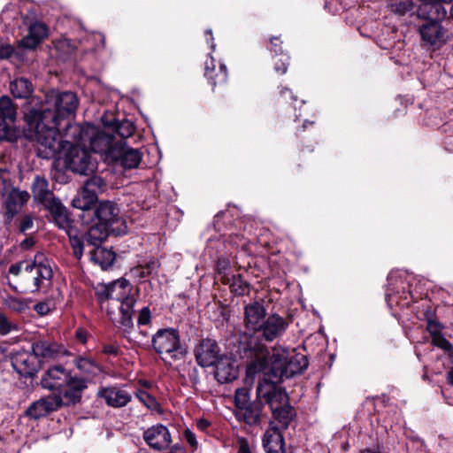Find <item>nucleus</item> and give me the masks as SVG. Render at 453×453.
<instances>
[{"mask_svg": "<svg viewBox=\"0 0 453 453\" xmlns=\"http://www.w3.org/2000/svg\"><path fill=\"white\" fill-rule=\"evenodd\" d=\"M79 100L71 91L51 90L39 109L32 107L24 115V136L36 142L37 155L45 159L52 158L60 147L58 126L61 119L73 114Z\"/></svg>", "mask_w": 453, "mask_h": 453, "instance_id": "obj_1", "label": "nucleus"}, {"mask_svg": "<svg viewBox=\"0 0 453 453\" xmlns=\"http://www.w3.org/2000/svg\"><path fill=\"white\" fill-rule=\"evenodd\" d=\"M240 357L247 361V372L250 375L263 373L261 381L276 384L284 378H291L303 372L308 366L306 357L300 353L289 354L281 346H274L270 351L266 345L256 335H243L240 342Z\"/></svg>", "mask_w": 453, "mask_h": 453, "instance_id": "obj_2", "label": "nucleus"}, {"mask_svg": "<svg viewBox=\"0 0 453 453\" xmlns=\"http://www.w3.org/2000/svg\"><path fill=\"white\" fill-rule=\"evenodd\" d=\"M257 395L259 399L264 400L270 406L273 417L284 427H287L295 412L288 403V399L286 392L273 385V383L259 381L257 387Z\"/></svg>", "mask_w": 453, "mask_h": 453, "instance_id": "obj_3", "label": "nucleus"}, {"mask_svg": "<svg viewBox=\"0 0 453 453\" xmlns=\"http://www.w3.org/2000/svg\"><path fill=\"white\" fill-rule=\"evenodd\" d=\"M60 147L56 152L55 157L58 153H63L62 158L65 166L73 173L86 174L96 169V162L91 158L90 153L84 147L72 144L69 142L63 141L58 134Z\"/></svg>", "mask_w": 453, "mask_h": 453, "instance_id": "obj_4", "label": "nucleus"}, {"mask_svg": "<svg viewBox=\"0 0 453 453\" xmlns=\"http://www.w3.org/2000/svg\"><path fill=\"white\" fill-rule=\"evenodd\" d=\"M53 271L43 253H37L25 268V281L31 293H37L51 285Z\"/></svg>", "mask_w": 453, "mask_h": 453, "instance_id": "obj_5", "label": "nucleus"}, {"mask_svg": "<svg viewBox=\"0 0 453 453\" xmlns=\"http://www.w3.org/2000/svg\"><path fill=\"white\" fill-rule=\"evenodd\" d=\"M152 346L157 354L173 360L180 359L185 355L179 332L173 328L158 330L152 337Z\"/></svg>", "mask_w": 453, "mask_h": 453, "instance_id": "obj_6", "label": "nucleus"}, {"mask_svg": "<svg viewBox=\"0 0 453 453\" xmlns=\"http://www.w3.org/2000/svg\"><path fill=\"white\" fill-rule=\"evenodd\" d=\"M17 118V106L8 96L0 97V140L16 141L20 131L11 126Z\"/></svg>", "mask_w": 453, "mask_h": 453, "instance_id": "obj_7", "label": "nucleus"}, {"mask_svg": "<svg viewBox=\"0 0 453 453\" xmlns=\"http://www.w3.org/2000/svg\"><path fill=\"white\" fill-rule=\"evenodd\" d=\"M423 45L431 50L441 49L449 41L447 29L441 22H425L418 27Z\"/></svg>", "mask_w": 453, "mask_h": 453, "instance_id": "obj_8", "label": "nucleus"}, {"mask_svg": "<svg viewBox=\"0 0 453 453\" xmlns=\"http://www.w3.org/2000/svg\"><path fill=\"white\" fill-rule=\"evenodd\" d=\"M30 195L12 186H5L2 193V209L7 219L12 220L28 202Z\"/></svg>", "mask_w": 453, "mask_h": 453, "instance_id": "obj_9", "label": "nucleus"}, {"mask_svg": "<svg viewBox=\"0 0 453 453\" xmlns=\"http://www.w3.org/2000/svg\"><path fill=\"white\" fill-rule=\"evenodd\" d=\"M95 215L99 223L111 228V233L122 234L126 232L125 222L119 217L118 206L109 201L102 202L96 207Z\"/></svg>", "mask_w": 453, "mask_h": 453, "instance_id": "obj_10", "label": "nucleus"}, {"mask_svg": "<svg viewBox=\"0 0 453 453\" xmlns=\"http://www.w3.org/2000/svg\"><path fill=\"white\" fill-rule=\"evenodd\" d=\"M289 320L277 313H271L261 325L257 333L266 342L280 339L289 326Z\"/></svg>", "mask_w": 453, "mask_h": 453, "instance_id": "obj_11", "label": "nucleus"}, {"mask_svg": "<svg viewBox=\"0 0 453 453\" xmlns=\"http://www.w3.org/2000/svg\"><path fill=\"white\" fill-rule=\"evenodd\" d=\"M453 0H420L421 4L417 9V15L426 22H442L447 15L443 4H449Z\"/></svg>", "mask_w": 453, "mask_h": 453, "instance_id": "obj_12", "label": "nucleus"}, {"mask_svg": "<svg viewBox=\"0 0 453 453\" xmlns=\"http://www.w3.org/2000/svg\"><path fill=\"white\" fill-rule=\"evenodd\" d=\"M142 160V155L136 149L127 146L123 140L119 141L117 147L111 150L112 163L119 164L124 169L136 168Z\"/></svg>", "mask_w": 453, "mask_h": 453, "instance_id": "obj_13", "label": "nucleus"}, {"mask_svg": "<svg viewBox=\"0 0 453 453\" xmlns=\"http://www.w3.org/2000/svg\"><path fill=\"white\" fill-rule=\"evenodd\" d=\"M142 438L150 448L157 451L165 449L172 442L168 428L162 424L153 425L144 430Z\"/></svg>", "mask_w": 453, "mask_h": 453, "instance_id": "obj_14", "label": "nucleus"}, {"mask_svg": "<svg viewBox=\"0 0 453 453\" xmlns=\"http://www.w3.org/2000/svg\"><path fill=\"white\" fill-rule=\"evenodd\" d=\"M197 364L202 367H210L219 360V348L212 339L201 340L194 349Z\"/></svg>", "mask_w": 453, "mask_h": 453, "instance_id": "obj_15", "label": "nucleus"}, {"mask_svg": "<svg viewBox=\"0 0 453 453\" xmlns=\"http://www.w3.org/2000/svg\"><path fill=\"white\" fill-rule=\"evenodd\" d=\"M13 369L24 377L34 376L40 369V361L36 356L27 350L16 352L12 357Z\"/></svg>", "mask_w": 453, "mask_h": 453, "instance_id": "obj_16", "label": "nucleus"}, {"mask_svg": "<svg viewBox=\"0 0 453 453\" xmlns=\"http://www.w3.org/2000/svg\"><path fill=\"white\" fill-rule=\"evenodd\" d=\"M91 150L101 154L104 161L110 163L111 159V150L117 147L119 141H114L111 134L93 129L89 138Z\"/></svg>", "mask_w": 453, "mask_h": 453, "instance_id": "obj_17", "label": "nucleus"}, {"mask_svg": "<svg viewBox=\"0 0 453 453\" xmlns=\"http://www.w3.org/2000/svg\"><path fill=\"white\" fill-rule=\"evenodd\" d=\"M97 396L102 398L105 403L112 408H122L127 405L132 400V395L125 388L118 385L101 388Z\"/></svg>", "mask_w": 453, "mask_h": 453, "instance_id": "obj_18", "label": "nucleus"}, {"mask_svg": "<svg viewBox=\"0 0 453 453\" xmlns=\"http://www.w3.org/2000/svg\"><path fill=\"white\" fill-rule=\"evenodd\" d=\"M266 318L263 301H253L244 306L243 324L246 329L257 332Z\"/></svg>", "mask_w": 453, "mask_h": 453, "instance_id": "obj_19", "label": "nucleus"}, {"mask_svg": "<svg viewBox=\"0 0 453 453\" xmlns=\"http://www.w3.org/2000/svg\"><path fill=\"white\" fill-rule=\"evenodd\" d=\"M63 404L58 395H49L34 402L26 411V415L32 419H39L58 410Z\"/></svg>", "mask_w": 453, "mask_h": 453, "instance_id": "obj_20", "label": "nucleus"}, {"mask_svg": "<svg viewBox=\"0 0 453 453\" xmlns=\"http://www.w3.org/2000/svg\"><path fill=\"white\" fill-rule=\"evenodd\" d=\"M71 373L62 365L50 367L41 379L42 388L62 391Z\"/></svg>", "mask_w": 453, "mask_h": 453, "instance_id": "obj_21", "label": "nucleus"}, {"mask_svg": "<svg viewBox=\"0 0 453 453\" xmlns=\"http://www.w3.org/2000/svg\"><path fill=\"white\" fill-rule=\"evenodd\" d=\"M32 351L36 356L37 359L39 357L55 359L66 353V350L62 345L45 339L34 342L32 343Z\"/></svg>", "mask_w": 453, "mask_h": 453, "instance_id": "obj_22", "label": "nucleus"}, {"mask_svg": "<svg viewBox=\"0 0 453 453\" xmlns=\"http://www.w3.org/2000/svg\"><path fill=\"white\" fill-rule=\"evenodd\" d=\"M87 388V379L70 375L61 392L67 403H75L81 401L82 393Z\"/></svg>", "mask_w": 453, "mask_h": 453, "instance_id": "obj_23", "label": "nucleus"}, {"mask_svg": "<svg viewBox=\"0 0 453 453\" xmlns=\"http://www.w3.org/2000/svg\"><path fill=\"white\" fill-rule=\"evenodd\" d=\"M31 192L35 201L42 203L46 208L51 203V200H58L54 197L49 188V182L43 176L36 175L31 184Z\"/></svg>", "mask_w": 453, "mask_h": 453, "instance_id": "obj_24", "label": "nucleus"}, {"mask_svg": "<svg viewBox=\"0 0 453 453\" xmlns=\"http://www.w3.org/2000/svg\"><path fill=\"white\" fill-rule=\"evenodd\" d=\"M49 28L42 22H34L28 27V34L21 40V44L26 49L36 48L42 41L48 36Z\"/></svg>", "mask_w": 453, "mask_h": 453, "instance_id": "obj_25", "label": "nucleus"}, {"mask_svg": "<svg viewBox=\"0 0 453 453\" xmlns=\"http://www.w3.org/2000/svg\"><path fill=\"white\" fill-rule=\"evenodd\" d=\"M262 442L266 453H284V439L276 427H269L265 430Z\"/></svg>", "mask_w": 453, "mask_h": 453, "instance_id": "obj_26", "label": "nucleus"}, {"mask_svg": "<svg viewBox=\"0 0 453 453\" xmlns=\"http://www.w3.org/2000/svg\"><path fill=\"white\" fill-rule=\"evenodd\" d=\"M74 365L84 375V379L90 380L102 372V365L93 357L79 356L74 359Z\"/></svg>", "mask_w": 453, "mask_h": 453, "instance_id": "obj_27", "label": "nucleus"}, {"mask_svg": "<svg viewBox=\"0 0 453 453\" xmlns=\"http://www.w3.org/2000/svg\"><path fill=\"white\" fill-rule=\"evenodd\" d=\"M45 209L50 212L54 222L59 228L67 233L71 231L72 221L68 216L66 208L62 204L59 199L51 200V203Z\"/></svg>", "mask_w": 453, "mask_h": 453, "instance_id": "obj_28", "label": "nucleus"}, {"mask_svg": "<svg viewBox=\"0 0 453 453\" xmlns=\"http://www.w3.org/2000/svg\"><path fill=\"white\" fill-rule=\"evenodd\" d=\"M128 282L126 280H118L111 283L110 303H107L106 310L110 316L114 314L113 306H119V303L126 298L127 295ZM111 319H114L111 317Z\"/></svg>", "mask_w": 453, "mask_h": 453, "instance_id": "obj_29", "label": "nucleus"}, {"mask_svg": "<svg viewBox=\"0 0 453 453\" xmlns=\"http://www.w3.org/2000/svg\"><path fill=\"white\" fill-rule=\"evenodd\" d=\"M216 366L215 378L220 383H227L238 376L237 366L228 358H221L214 365Z\"/></svg>", "mask_w": 453, "mask_h": 453, "instance_id": "obj_30", "label": "nucleus"}, {"mask_svg": "<svg viewBox=\"0 0 453 453\" xmlns=\"http://www.w3.org/2000/svg\"><path fill=\"white\" fill-rule=\"evenodd\" d=\"M262 411V403L260 402H252L242 407H239L235 411V417L239 420L250 426L258 424Z\"/></svg>", "mask_w": 453, "mask_h": 453, "instance_id": "obj_31", "label": "nucleus"}, {"mask_svg": "<svg viewBox=\"0 0 453 453\" xmlns=\"http://www.w3.org/2000/svg\"><path fill=\"white\" fill-rule=\"evenodd\" d=\"M135 300L131 296H127L119 303V306H113V311L118 309L120 313V317L118 323L124 327L129 328L133 326V307Z\"/></svg>", "mask_w": 453, "mask_h": 453, "instance_id": "obj_32", "label": "nucleus"}, {"mask_svg": "<svg viewBox=\"0 0 453 453\" xmlns=\"http://www.w3.org/2000/svg\"><path fill=\"white\" fill-rule=\"evenodd\" d=\"M10 91L15 98L27 99L34 91V86L27 78H16L10 82Z\"/></svg>", "mask_w": 453, "mask_h": 453, "instance_id": "obj_33", "label": "nucleus"}, {"mask_svg": "<svg viewBox=\"0 0 453 453\" xmlns=\"http://www.w3.org/2000/svg\"><path fill=\"white\" fill-rule=\"evenodd\" d=\"M110 233H111V228L97 222L89 227L85 239L89 244L96 247L104 241Z\"/></svg>", "mask_w": 453, "mask_h": 453, "instance_id": "obj_34", "label": "nucleus"}, {"mask_svg": "<svg viewBox=\"0 0 453 453\" xmlns=\"http://www.w3.org/2000/svg\"><path fill=\"white\" fill-rule=\"evenodd\" d=\"M90 257L91 260L99 265L104 270L111 266L115 260V253L113 251L99 246H96Z\"/></svg>", "mask_w": 453, "mask_h": 453, "instance_id": "obj_35", "label": "nucleus"}, {"mask_svg": "<svg viewBox=\"0 0 453 453\" xmlns=\"http://www.w3.org/2000/svg\"><path fill=\"white\" fill-rule=\"evenodd\" d=\"M97 196L95 192H88L83 186L82 190L73 199L72 205L82 211H88L96 202Z\"/></svg>", "mask_w": 453, "mask_h": 453, "instance_id": "obj_36", "label": "nucleus"}, {"mask_svg": "<svg viewBox=\"0 0 453 453\" xmlns=\"http://www.w3.org/2000/svg\"><path fill=\"white\" fill-rule=\"evenodd\" d=\"M215 60L213 58H211L210 63H206L205 67V75L211 81L212 86H216L218 83L222 84L226 81L227 79V72L226 67L224 64L219 65V72L214 74L215 72Z\"/></svg>", "mask_w": 453, "mask_h": 453, "instance_id": "obj_37", "label": "nucleus"}, {"mask_svg": "<svg viewBox=\"0 0 453 453\" xmlns=\"http://www.w3.org/2000/svg\"><path fill=\"white\" fill-rule=\"evenodd\" d=\"M4 303L11 311L16 313H23L29 309L31 299L20 298L13 296H7L4 299Z\"/></svg>", "mask_w": 453, "mask_h": 453, "instance_id": "obj_38", "label": "nucleus"}, {"mask_svg": "<svg viewBox=\"0 0 453 453\" xmlns=\"http://www.w3.org/2000/svg\"><path fill=\"white\" fill-rule=\"evenodd\" d=\"M159 264L156 259H151L145 265H141L130 270V274L138 279H143L156 273Z\"/></svg>", "mask_w": 453, "mask_h": 453, "instance_id": "obj_39", "label": "nucleus"}, {"mask_svg": "<svg viewBox=\"0 0 453 453\" xmlns=\"http://www.w3.org/2000/svg\"><path fill=\"white\" fill-rule=\"evenodd\" d=\"M388 7L392 12L403 16L413 12L414 4L412 0H388Z\"/></svg>", "mask_w": 453, "mask_h": 453, "instance_id": "obj_40", "label": "nucleus"}, {"mask_svg": "<svg viewBox=\"0 0 453 453\" xmlns=\"http://www.w3.org/2000/svg\"><path fill=\"white\" fill-rule=\"evenodd\" d=\"M109 127H112V130L123 139L131 136L134 132V127L129 120L116 122Z\"/></svg>", "mask_w": 453, "mask_h": 453, "instance_id": "obj_41", "label": "nucleus"}, {"mask_svg": "<svg viewBox=\"0 0 453 453\" xmlns=\"http://www.w3.org/2000/svg\"><path fill=\"white\" fill-rule=\"evenodd\" d=\"M136 398L143 403L150 411H157L159 409V403L157 399L143 390H137L135 392Z\"/></svg>", "mask_w": 453, "mask_h": 453, "instance_id": "obj_42", "label": "nucleus"}, {"mask_svg": "<svg viewBox=\"0 0 453 453\" xmlns=\"http://www.w3.org/2000/svg\"><path fill=\"white\" fill-rule=\"evenodd\" d=\"M84 187L87 188L88 192H95L98 195L104 190L105 182L103 178L95 175L86 180Z\"/></svg>", "mask_w": 453, "mask_h": 453, "instance_id": "obj_43", "label": "nucleus"}, {"mask_svg": "<svg viewBox=\"0 0 453 453\" xmlns=\"http://www.w3.org/2000/svg\"><path fill=\"white\" fill-rule=\"evenodd\" d=\"M19 325L12 321L5 314L0 312V334L7 335L12 332H18Z\"/></svg>", "mask_w": 453, "mask_h": 453, "instance_id": "obj_44", "label": "nucleus"}, {"mask_svg": "<svg viewBox=\"0 0 453 453\" xmlns=\"http://www.w3.org/2000/svg\"><path fill=\"white\" fill-rule=\"evenodd\" d=\"M230 288L235 295L242 296L248 291L249 285L241 276H234Z\"/></svg>", "mask_w": 453, "mask_h": 453, "instance_id": "obj_45", "label": "nucleus"}, {"mask_svg": "<svg viewBox=\"0 0 453 453\" xmlns=\"http://www.w3.org/2000/svg\"><path fill=\"white\" fill-rule=\"evenodd\" d=\"M234 403L236 409L251 403L249 390L245 388H238L235 391Z\"/></svg>", "mask_w": 453, "mask_h": 453, "instance_id": "obj_46", "label": "nucleus"}, {"mask_svg": "<svg viewBox=\"0 0 453 453\" xmlns=\"http://www.w3.org/2000/svg\"><path fill=\"white\" fill-rule=\"evenodd\" d=\"M110 284H99L96 288V296L101 304L107 302L110 303Z\"/></svg>", "mask_w": 453, "mask_h": 453, "instance_id": "obj_47", "label": "nucleus"}, {"mask_svg": "<svg viewBox=\"0 0 453 453\" xmlns=\"http://www.w3.org/2000/svg\"><path fill=\"white\" fill-rule=\"evenodd\" d=\"M70 239V243L76 258L80 259L83 254V241L77 235H72L71 231L67 233Z\"/></svg>", "mask_w": 453, "mask_h": 453, "instance_id": "obj_48", "label": "nucleus"}, {"mask_svg": "<svg viewBox=\"0 0 453 453\" xmlns=\"http://www.w3.org/2000/svg\"><path fill=\"white\" fill-rule=\"evenodd\" d=\"M431 338L433 345L447 351L448 354L453 350V345L448 340L445 339L442 334L439 335H434V337Z\"/></svg>", "mask_w": 453, "mask_h": 453, "instance_id": "obj_49", "label": "nucleus"}, {"mask_svg": "<svg viewBox=\"0 0 453 453\" xmlns=\"http://www.w3.org/2000/svg\"><path fill=\"white\" fill-rule=\"evenodd\" d=\"M289 57L282 55L280 58L274 62V69L280 74L286 73L288 70Z\"/></svg>", "mask_w": 453, "mask_h": 453, "instance_id": "obj_50", "label": "nucleus"}, {"mask_svg": "<svg viewBox=\"0 0 453 453\" xmlns=\"http://www.w3.org/2000/svg\"><path fill=\"white\" fill-rule=\"evenodd\" d=\"M34 226L33 218L30 215H24L19 219V229L20 232L25 233L30 230Z\"/></svg>", "mask_w": 453, "mask_h": 453, "instance_id": "obj_51", "label": "nucleus"}, {"mask_svg": "<svg viewBox=\"0 0 453 453\" xmlns=\"http://www.w3.org/2000/svg\"><path fill=\"white\" fill-rule=\"evenodd\" d=\"M442 328L443 326L441 324L435 320H428L427 322L426 329L429 332L431 337L441 334Z\"/></svg>", "mask_w": 453, "mask_h": 453, "instance_id": "obj_52", "label": "nucleus"}, {"mask_svg": "<svg viewBox=\"0 0 453 453\" xmlns=\"http://www.w3.org/2000/svg\"><path fill=\"white\" fill-rule=\"evenodd\" d=\"M30 262V260L21 261L19 263H16L12 265L9 267V273L14 276L19 275L22 271L25 272L26 265Z\"/></svg>", "mask_w": 453, "mask_h": 453, "instance_id": "obj_53", "label": "nucleus"}, {"mask_svg": "<svg viewBox=\"0 0 453 453\" xmlns=\"http://www.w3.org/2000/svg\"><path fill=\"white\" fill-rule=\"evenodd\" d=\"M236 444L238 448L237 453H253L247 439L239 437Z\"/></svg>", "mask_w": 453, "mask_h": 453, "instance_id": "obj_54", "label": "nucleus"}, {"mask_svg": "<svg viewBox=\"0 0 453 453\" xmlns=\"http://www.w3.org/2000/svg\"><path fill=\"white\" fill-rule=\"evenodd\" d=\"M150 321V311L148 307H144L139 313L138 323L140 325H147Z\"/></svg>", "mask_w": 453, "mask_h": 453, "instance_id": "obj_55", "label": "nucleus"}, {"mask_svg": "<svg viewBox=\"0 0 453 453\" xmlns=\"http://www.w3.org/2000/svg\"><path fill=\"white\" fill-rule=\"evenodd\" d=\"M12 50V47L10 44L0 42V60L9 58Z\"/></svg>", "mask_w": 453, "mask_h": 453, "instance_id": "obj_56", "label": "nucleus"}, {"mask_svg": "<svg viewBox=\"0 0 453 453\" xmlns=\"http://www.w3.org/2000/svg\"><path fill=\"white\" fill-rule=\"evenodd\" d=\"M184 438L185 440L187 441V442L193 448V449H196L197 448V441H196V435L195 434L187 429L185 432H184Z\"/></svg>", "mask_w": 453, "mask_h": 453, "instance_id": "obj_57", "label": "nucleus"}, {"mask_svg": "<svg viewBox=\"0 0 453 453\" xmlns=\"http://www.w3.org/2000/svg\"><path fill=\"white\" fill-rule=\"evenodd\" d=\"M104 353L108 355H118L119 348L115 344H106L103 349Z\"/></svg>", "mask_w": 453, "mask_h": 453, "instance_id": "obj_58", "label": "nucleus"}, {"mask_svg": "<svg viewBox=\"0 0 453 453\" xmlns=\"http://www.w3.org/2000/svg\"><path fill=\"white\" fill-rule=\"evenodd\" d=\"M35 311L40 315H45L49 312L50 308L45 303H39L35 306Z\"/></svg>", "mask_w": 453, "mask_h": 453, "instance_id": "obj_59", "label": "nucleus"}, {"mask_svg": "<svg viewBox=\"0 0 453 453\" xmlns=\"http://www.w3.org/2000/svg\"><path fill=\"white\" fill-rule=\"evenodd\" d=\"M211 426V423L204 418H201L197 420L196 426L200 431L206 432L209 426Z\"/></svg>", "mask_w": 453, "mask_h": 453, "instance_id": "obj_60", "label": "nucleus"}, {"mask_svg": "<svg viewBox=\"0 0 453 453\" xmlns=\"http://www.w3.org/2000/svg\"><path fill=\"white\" fill-rule=\"evenodd\" d=\"M280 43H281V42L279 40V38L273 37L271 39V44H272L271 50H273L277 54L278 51L280 50Z\"/></svg>", "mask_w": 453, "mask_h": 453, "instance_id": "obj_61", "label": "nucleus"}, {"mask_svg": "<svg viewBox=\"0 0 453 453\" xmlns=\"http://www.w3.org/2000/svg\"><path fill=\"white\" fill-rule=\"evenodd\" d=\"M228 265L229 264H228L227 260L223 259V258L219 259L218 264H217L219 272L221 273L222 271L226 270L228 267Z\"/></svg>", "mask_w": 453, "mask_h": 453, "instance_id": "obj_62", "label": "nucleus"}, {"mask_svg": "<svg viewBox=\"0 0 453 453\" xmlns=\"http://www.w3.org/2000/svg\"><path fill=\"white\" fill-rule=\"evenodd\" d=\"M35 243V241L32 238H27L21 242V247L24 249H28L32 247Z\"/></svg>", "mask_w": 453, "mask_h": 453, "instance_id": "obj_63", "label": "nucleus"}, {"mask_svg": "<svg viewBox=\"0 0 453 453\" xmlns=\"http://www.w3.org/2000/svg\"><path fill=\"white\" fill-rule=\"evenodd\" d=\"M280 95H281L282 96H289L293 101H296V96H294L292 95V92H291L288 88H282V89L280 90Z\"/></svg>", "mask_w": 453, "mask_h": 453, "instance_id": "obj_64", "label": "nucleus"}]
</instances>
